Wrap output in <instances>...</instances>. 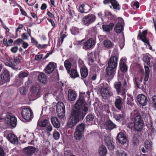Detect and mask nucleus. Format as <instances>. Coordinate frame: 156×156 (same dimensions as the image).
I'll return each mask as SVG.
<instances>
[{"label": "nucleus", "mask_w": 156, "mask_h": 156, "mask_svg": "<svg viewBox=\"0 0 156 156\" xmlns=\"http://www.w3.org/2000/svg\"><path fill=\"white\" fill-rule=\"evenodd\" d=\"M84 92L80 93L79 99L75 104L74 109L67 122L70 128H72L80 120H82L88 112L89 107L88 104H85L83 109L82 108V105L84 102Z\"/></svg>", "instance_id": "obj_1"}, {"label": "nucleus", "mask_w": 156, "mask_h": 156, "mask_svg": "<svg viewBox=\"0 0 156 156\" xmlns=\"http://www.w3.org/2000/svg\"><path fill=\"white\" fill-rule=\"evenodd\" d=\"M116 156H127L128 154L126 152L123 150H117L115 152Z\"/></svg>", "instance_id": "obj_41"}, {"label": "nucleus", "mask_w": 156, "mask_h": 156, "mask_svg": "<svg viewBox=\"0 0 156 156\" xmlns=\"http://www.w3.org/2000/svg\"><path fill=\"white\" fill-rule=\"evenodd\" d=\"M56 67V64L53 62H50L46 66L44 70L45 72L48 74H50L52 73L55 68Z\"/></svg>", "instance_id": "obj_16"}, {"label": "nucleus", "mask_w": 156, "mask_h": 156, "mask_svg": "<svg viewBox=\"0 0 156 156\" xmlns=\"http://www.w3.org/2000/svg\"><path fill=\"white\" fill-rule=\"evenodd\" d=\"M7 138L11 143L14 144L18 143L17 137L13 134L9 133L8 134Z\"/></svg>", "instance_id": "obj_19"}, {"label": "nucleus", "mask_w": 156, "mask_h": 156, "mask_svg": "<svg viewBox=\"0 0 156 156\" xmlns=\"http://www.w3.org/2000/svg\"><path fill=\"white\" fill-rule=\"evenodd\" d=\"M23 41L22 39L19 38L16 40L14 42L16 43H17V44H19L23 43Z\"/></svg>", "instance_id": "obj_57"}, {"label": "nucleus", "mask_w": 156, "mask_h": 156, "mask_svg": "<svg viewBox=\"0 0 156 156\" xmlns=\"http://www.w3.org/2000/svg\"><path fill=\"white\" fill-rule=\"evenodd\" d=\"M101 94L104 98H108L113 95V93L111 90L109 85L105 82L100 84L99 86Z\"/></svg>", "instance_id": "obj_2"}, {"label": "nucleus", "mask_w": 156, "mask_h": 156, "mask_svg": "<svg viewBox=\"0 0 156 156\" xmlns=\"http://www.w3.org/2000/svg\"><path fill=\"white\" fill-rule=\"evenodd\" d=\"M60 37L61 38V44H62L64 38L66 37V35L63 34V32H62L60 34Z\"/></svg>", "instance_id": "obj_48"}, {"label": "nucleus", "mask_w": 156, "mask_h": 156, "mask_svg": "<svg viewBox=\"0 0 156 156\" xmlns=\"http://www.w3.org/2000/svg\"><path fill=\"white\" fill-rule=\"evenodd\" d=\"M96 20V16L93 14H89L84 16L82 20L83 25L88 26L94 22Z\"/></svg>", "instance_id": "obj_6"}, {"label": "nucleus", "mask_w": 156, "mask_h": 156, "mask_svg": "<svg viewBox=\"0 0 156 156\" xmlns=\"http://www.w3.org/2000/svg\"><path fill=\"white\" fill-rule=\"evenodd\" d=\"M118 22L115 26V30L118 34L120 33L123 29L124 21L121 18H118L116 20Z\"/></svg>", "instance_id": "obj_9"}, {"label": "nucleus", "mask_w": 156, "mask_h": 156, "mask_svg": "<svg viewBox=\"0 0 156 156\" xmlns=\"http://www.w3.org/2000/svg\"><path fill=\"white\" fill-rule=\"evenodd\" d=\"M40 89V86L37 85L32 86L31 88V91L35 95H37L39 92Z\"/></svg>", "instance_id": "obj_33"}, {"label": "nucleus", "mask_w": 156, "mask_h": 156, "mask_svg": "<svg viewBox=\"0 0 156 156\" xmlns=\"http://www.w3.org/2000/svg\"><path fill=\"white\" fill-rule=\"evenodd\" d=\"M38 79L39 81L43 83H45L47 82V77L44 73H40L38 75Z\"/></svg>", "instance_id": "obj_28"}, {"label": "nucleus", "mask_w": 156, "mask_h": 156, "mask_svg": "<svg viewBox=\"0 0 156 156\" xmlns=\"http://www.w3.org/2000/svg\"><path fill=\"white\" fill-rule=\"evenodd\" d=\"M53 137L56 140L58 139L60 137V134L57 132H54L53 134Z\"/></svg>", "instance_id": "obj_46"}, {"label": "nucleus", "mask_w": 156, "mask_h": 156, "mask_svg": "<svg viewBox=\"0 0 156 156\" xmlns=\"http://www.w3.org/2000/svg\"><path fill=\"white\" fill-rule=\"evenodd\" d=\"M104 126L106 129L111 130L116 127V125L111 120H106L104 124Z\"/></svg>", "instance_id": "obj_18"}, {"label": "nucleus", "mask_w": 156, "mask_h": 156, "mask_svg": "<svg viewBox=\"0 0 156 156\" xmlns=\"http://www.w3.org/2000/svg\"><path fill=\"white\" fill-rule=\"evenodd\" d=\"M125 116V113L122 112V114L115 115L114 117L116 120L119 121L124 120Z\"/></svg>", "instance_id": "obj_32"}, {"label": "nucleus", "mask_w": 156, "mask_h": 156, "mask_svg": "<svg viewBox=\"0 0 156 156\" xmlns=\"http://www.w3.org/2000/svg\"><path fill=\"white\" fill-rule=\"evenodd\" d=\"M21 115L23 118L27 120H30L33 117V113L31 109L27 108L22 109Z\"/></svg>", "instance_id": "obj_7"}, {"label": "nucleus", "mask_w": 156, "mask_h": 156, "mask_svg": "<svg viewBox=\"0 0 156 156\" xmlns=\"http://www.w3.org/2000/svg\"><path fill=\"white\" fill-rule=\"evenodd\" d=\"M147 34V31L146 30L143 31L142 33H141L140 32V31H139L138 36L142 41L148 45L149 48L150 50H151L152 49V47L150 45L149 41L146 38V36Z\"/></svg>", "instance_id": "obj_13"}, {"label": "nucleus", "mask_w": 156, "mask_h": 156, "mask_svg": "<svg viewBox=\"0 0 156 156\" xmlns=\"http://www.w3.org/2000/svg\"><path fill=\"white\" fill-rule=\"evenodd\" d=\"M144 126V122L141 117H137L136 119H134V123H129L128 126L130 128L134 127L135 129L139 131L142 129Z\"/></svg>", "instance_id": "obj_3"}, {"label": "nucleus", "mask_w": 156, "mask_h": 156, "mask_svg": "<svg viewBox=\"0 0 156 156\" xmlns=\"http://www.w3.org/2000/svg\"><path fill=\"white\" fill-rule=\"evenodd\" d=\"M137 100L139 103L142 106H145L148 101L147 97L143 94H139L137 96Z\"/></svg>", "instance_id": "obj_15"}, {"label": "nucleus", "mask_w": 156, "mask_h": 156, "mask_svg": "<svg viewBox=\"0 0 156 156\" xmlns=\"http://www.w3.org/2000/svg\"><path fill=\"white\" fill-rule=\"evenodd\" d=\"M64 65L68 73H69L70 71L71 66L72 65L71 63L69 60H66L64 62Z\"/></svg>", "instance_id": "obj_39"}, {"label": "nucleus", "mask_w": 156, "mask_h": 156, "mask_svg": "<svg viewBox=\"0 0 156 156\" xmlns=\"http://www.w3.org/2000/svg\"><path fill=\"white\" fill-rule=\"evenodd\" d=\"M142 78H140L138 77H135L133 81L134 84L137 88L140 89H143L144 88V85L140 84V83L142 82Z\"/></svg>", "instance_id": "obj_22"}, {"label": "nucleus", "mask_w": 156, "mask_h": 156, "mask_svg": "<svg viewBox=\"0 0 156 156\" xmlns=\"http://www.w3.org/2000/svg\"><path fill=\"white\" fill-rule=\"evenodd\" d=\"M51 121L53 126L55 128H59L60 124L58 119L55 117H52L51 118Z\"/></svg>", "instance_id": "obj_30"}, {"label": "nucleus", "mask_w": 156, "mask_h": 156, "mask_svg": "<svg viewBox=\"0 0 156 156\" xmlns=\"http://www.w3.org/2000/svg\"><path fill=\"white\" fill-rule=\"evenodd\" d=\"M99 153L101 156H105L107 153V150L103 145H101L99 148Z\"/></svg>", "instance_id": "obj_31"}, {"label": "nucleus", "mask_w": 156, "mask_h": 156, "mask_svg": "<svg viewBox=\"0 0 156 156\" xmlns=\"http://www.w3.org/2000/svg\"><path fill=\"white\" fill-rule=\"evenodd\" d=\"M56 112L58 117L62 119L65 115V107L63 103L59 102L56 105Z\"/></svg>", "instance_id": "obj_5"}, {"label": "nucleus", "mask_w": 156, "mask_h": 156, "mask_svg": "<svg viewBox=\"0 0 156 156\" xmlns=\"http://www.w3.org/2000/svg\"><path fill=\"white\" fill-rule=\"evenodd\" d=\"M115 88L116 89L117 94L120 95L123 97V99H125L126 97V90L125 88L121 87V83L120 82L118 81L115 82L114 84Z\"/></svg>", "instance_id": "obj_4"}, {"label": "nucleus", "mask_w": 156, "mask_h": 156, "mask_svg": "<svg viewBox=\"0 0 156 156\" xmlns=\"http://www.w3.org/2000/svg\"><path fill=\"white\" fill-rule=\"evenodd\" d=\"M95 117V116L92 114H89L86 116V119L87 122L92 121Z\"/></svg>", "instance_id": "obj_43"}, {"label": "nucleus", "mask_w": 156, "mask_h": 156, "mask_svg": "<svg viewBox=\"0 0 156 156\" xmlns=\"http://www.w3.org/2000/svg\"><path fill=\"white\" fill-rule=\"evenodd\" d=\"M83 133L75 130L74 133V137L77 140H80L81 139Z\"/></svg>", "instance_id": "obj_37"}, {"label": "nucleus", "mask_w": 156, "mask_h": 156, "mask_svg": "<svg viewBox=\"0 0 156 156\" xmlns=\"http://www.w3.org/2000/svg\"><path fill=\"white\" fill-rule=\"evenodd\" d=\"M111 5L110 6L111 8L113 9L116 10L120 9V5L118 2L116 0H112L111 1Z\"/></svg>", "instance_id": "obj_29"}, {"label": "nucleus", "mask_w": 156, "mask_h": 156, "mask_svg": "<svg viewBox=\"0 0 156 156\" xmlns=\"http://www.w3.org/2000/svg\"><path fill=\"white\" fill-rule=\"evenodd\" d=\"M126 59L123 57L121 58L120 61L119 65H126Z\"/></svg>", "instance_id": "obj_47"}, {"label": "nucleus", "mask_w": 156, "mask_h": 156, "mask_svg": "<svg viewBox=\"0 0 156 156\" xmlns=\"http://www.w3.org/2000/svg\"><path fill=\"white\" fill-rule=\"evenodd\" d=\"M118 59L115 56L111 57L108 63V66L112 68H116L117 65Z\"/></svg>", "instance_id": "obj_17"}, {"label": "nucleus", "mask_w": 156, "mask_h": 156, "mask_svg": "<svg viewBox=\"0 0 156 156\" xmlns=\"http://www.w3.org/2000/svg\"><path fill=\"white\" fill-rule=\"evenodd\" d=\"M117 138L118 142L122 144H124L128 141L127 138L122 132H120L118 134Z\"/></svg>", "instance_id": "obj_14"}, {"label": "nucleus", "mask_w": 156, "mask_h": 156, "mask_svg": "<svg viewBox=\"0 0 156 156\" xmlns=\"http://www.w3.org/2000/svg\"><path fill=\"white\" fill-rule=\"evenodd\" d=\"M105 14L106 16H112L114 18H115L116 17V16L115 15H112L111 13L110 12L108 11H105Z\"/></svg>", "instance_id": "obj_54"}, {"label": "nucleus", "mask_w": 156, "mask_h": 156, "mask_svg": "<svg viewBox=\"0 0 156 156\" xmlns=\"http://www.w3.org/2000/svg\"><path fill=\"white\" fill-rule=\"evenodd\" d=\"M47 46V44H37V47L38 48H44L45 47Z\"/></svg>", "instance_id": "obj_61"}, {"label": "nucleus", "mask_w": 156, "mask_h": 156, "mask_svg": "<svg viewBox=\"0 0 156 156\" xmlns=\"http://www.w3.org/2000/svg\"><path fill=\"white\" fill-rule=\"evenodd\" d=\"M144 147L150 150L152 147V143L150 140H146L144 142Z\"/></svg>", "instance_id": "obj_38"}, {"label": "nucleus", "mask_w": 156, "mask_h": 156, "mask_svg": "<svg viewBox=\"0 0 156 156\" xmlns=\"http://www.w3.org/2000/svg\"><path fill=\"white\" fill-rule=\"evenodd\" d=\"M26 92V88L25 87H21L20 88V92L22 94H25Z\"/></svg>", "instance_id": "obj_53"}, {"label": "nucleus", "mask_w": 156, "mask_h": 156, "mask_svg": "<svg viewBox=\"0 0 156 156\" xmlns=\"http://www.w3.org/2000/svg\"><path fill=\"white\" fill-rule=\"evenodd\" d=\"M3 43L6 46H9L11 45L10 44H9L8 43V41L7 40V39L5 38H4L3 39Z\"/></svg>", "instance_id": "obj_62"}, {"label": "nucleus", "mask_w": 156, "mask_h": 156, "mask_svg": "<svg viewBox=\"0 0 156 156\" xmlns=\"http://www.w3.org/2000/svg\"><path fill=\"white\" fill-rule=\"evenodd\" d=\"M120 69L121 71L123 72H125L127 70V67L126 65H120Z\"/></svg>", "instance_id": "obj_45"}, {"label": "nucleus", "mask_w": 156, "mask_h": 156, "mask_svg": "<svg viewBox=\"0 0 156 156\" xmlns=\"http://www.w3.org/2000/svg\"><path fill=\"white\" fill-rule=\"evenodd\" d=\"M80 71L81 76L82 77L85 78L87 76L88 71L85 67H82L80 69Z\"/></svg>", "instance_id": "obj_36"}, {"label": "nucleus", "mask_w": 156, "mask_h": 156, "mask_svg": "<svg viewBox=\"0 0 156 156\" xmlns=\"http://www.w3.org/2000/svg\"><path fill=\"white\" fill-rule=\"evenodd\" d=\"M114 26V24L113 23H110L109 25H103L102 27L104 31L106 33H109L111 31Z\"/></svg>", "instance_id": "obj_25"}, {"label": "nucleus", "mask_w": 156, "mask_h": 156, "mask_svg": "<svg viewBox=\"0 0 156 156\" xmlns=\"http://www.w3.org/2000/svg\"><path fill=\"white\" fill-rule=\"evenodd\" d=\"M152 103L154 107L156 109V96H154L152 97Z\"/></svg>", "instance_id": "obj_50"}, {"label": "nucleus", "mask_w": 156, "mask_h": 156, "mask_svg": "<svg viewBox=\"0 0 156 156\" xmlns=\"http://www.w3.org/2000/svg\"><path fill=\"white\" fill-rule=\"evenodd\" d=\"M105 144L108 147L109 149L110 150H113L114 146L112 144L110 138L108 136H106L105 138Z\"/></svg>", "instance_id": "obj_24"}, {"label": "nucleus", "mask_w": 156, "mask_h": 156, "mask_svg": "<svg viewBox=\"0 0 156 156\" xmlns=\"http://www.w3.org/2000/svg\"><path fill=\"white\" fill-rule=\"evenodd\" d=\"M70 75L71 77L73 78L78 77L79 76V75L78 74L76 70L75 69H72L71 70Z\"/></svg>", "instance_id": "obj_40"}, {"label": "nucleus", "mask_w": 156, "mask_h": 156, "mask_svg": "<svg viewBox=\"0 0 156 156\" xmlns=\"http://www.w3.org/2000/svg\"><path fill=\"white\" fill-rule=\"evenodd\" d=\"M47 126L46 130L49 132L51 131L52 130V127L51 126L49 123V124Z\"/></svg>", "instance_id": "obj_60"}, {"label": "nucleus", "mask_w": 156, "mask_h": 156, "mask_svg": "<svg viewBox=\"0 0 156 156\" xmlns=\"http://www.w3.org/2000/svg\"><path fill=\"white\" fill-rule=\"evenodd\" d=\"M133 97H131L130 98L128 99L127 101V103L129 105H131L132 102L133 101Z\"/></svg>", "instance_id": "obj_58"}, {"label": "nucleus", "mask_w": 156, "mask_h": 156, "mask_svg": "<svg viewBox=\"0 0 156 156\" xmlns=\"http://www.w3.org/2000/svg\"><path fill=\"white\" fill-rule=\"evenodd\" d=\"M27 73L25 72L21 73L19 75V77L21 78L27 77Z\"/></svg>", "instance_id": "obj_49"}, {"label": "nucleus", "mask_w": 156, "mask_h": 156, "mask_svg": "<svg viewBox=\"0 0 156 156\" xmlns=\"http://www.w3.org/2000/svg\"><path fill=\"white\" fill-rule=\"evenodd\" d=\"M125 99H123V97L122 98L120 96H117L115 98L114 104L116 108L119 110L121 111L123 108L124 101Z\"/></svg>", "instance_id": "obj_10"}, {"label": "nucleus", "mask_w": 156, "mask_h": 156, "mask_svg": "<svg viewBox=\"0 0 156 156\" xmlns=\"http://www.w3.org/2000/svg\"><path fill=\"white\" fill-rule=\"evenodd\" d=\"M21 37L22 39L23 40L28 39V37L27 36V34L26 33L23 34L21 35Z\"/></svg>", "instance_id": "obj_63"}, {"label": "nucleus", "mask_w": 156, "mask_h": 156, "mask_svg": "<svg viewBox=\"0 0 156 156\" xmlns=\"http://www.w3.org/2000/svg\"><path fill=\"white\" fill-rule=\"evenodd\" d=\"M49 121L47 119H44L43 120L38 121V124L40 126L42 127H45L49 124Z\"/></svg>", "instance_id": "obj_35"}, {"label": "nucleus", "mask_w": 156, "mask_h": 156, "mask_svg": "<svg viewBox=\"0 0 156 156\" xmlns=\"http://www.w3.org/2000/svg\"><path fill=\"white\" fill-rule=\"evenodd\" d=\"M85 128V123H82L77 126L76 130L83 133Z\"/></svg>", "instance_id": "obj_34"}, {"label": "nucleus", "mask_w": 156, "mask_h": 156, "mask_svg": "<svg viewBox=\"0 0 156 156\" xmlns=\"http://www.w3.org/2000/svg\"><path fill=\"white\" fill-rule=\"evenodd\" d=\"M145 74H149L150 70L149 69L148 66H144Z\"/></svg>", "instance_id": "obj_59"}, {"label": "nucleus", "mask_w": 156, "mask_h": 156, "mask_svg": "<svg viewBox=\"0 0 156 156\" xmlns=\"http://www.w3.org/2000/svg\"><path fill=\"white\" fill-rule=\"evenodd\" d=\"M43 56V55L42 54L36 55L35 56V59L36 60H39L42 58Z\"/></svg>", "instance_id": "obj_52"}, {"label": "nucleus", "mask_w": 156, "mask_h": 156, "mask_svg": "<svg viewBox=\"0 0 156 156\" xmlns=\"http://www.w3.org/2000/svg\"><path fill=\"white\" fill-rule=\"evenodd\" d=\"M76 96V92L72 89H69L68 91V99L71 101L75 100Z\"/></svg>", "instance_id": "obj_20"}, {"label": "nucleus", "mask_w": 156, "mask_h": 156, "mask_svg": "<svg viewBox=\"0 0 156 156\" xmlns=\"http://www.w3.org/2000/svg\"><path fill=\"white\" fill-rule=\"evenodd\" d=\"M143 59L147 65H149L150 64V60L151 59L148 56L146 55L144 56Z\"/></svg>", "instance_id": "obj_44"}, {"label": "nucleus", "mask_w": 156, "mask_h": 156, "mask_svg": "<svg viewBox=\"0 0 156 156\" xmlns=\"http://www.w3.org/2000/svg\"><path fill=\"white\" fill-rule=\"evenodd\" d=\"M133 144L136 145H137L138 144V139L136 136H134L133 137Z\"/></svg>", "instance_id": "obj_51"}, {"label": "nucleus", "mask_w": 156, "mask_h": 156, "mask_svg": "<svg viewBox=\"0 0 156 156\" xmlns=\"http://www.w3.org/2000/svg\"><path fill=\"white\" fill-rule=\"evenodd\" d=\"M18 50V47L17 46H15L12 48L11 49V51L14 53H16Z\"/></svg>", "instance_id": "obj_55"}, {"label": "nucleus", "mask_w": 156, "mask_h": 156, "mask_svg": "<svg viewBox=\"0 0 156 156\" xmlns=\"http://www.w3.org/2000/svg\"><path fill=\"white\" fill-rule=\"evenodd\" d=\"M35 148L32 146H29L24 149L23 151L27 155H30L35 152Z\"/></svg>", "instance_id": "obj_21"}, {"label": "nucleus", "mask_w": 156, "mask_h": 156, "mask_svg": "<svg viewBox=\"0 0 156 156\" xmlns=\"http://www.w3.org/2000/svg\"><path fill=\"white\" fill-rule=\"evenodd\" d=\"M103 45L105 48L110 49L113 48L114 44L110 40L106 39L103 41Z\"/></svg>", "instance_id": "obj_27"}, {"label": "nucleus", "mask_w": 156, "mask_h": 156, "mask_svg": "<svg viewBox=\"0 0 156 156\" xmlns=\"http://www.w3.org/2000/svg\"><path fill=\"white\" fill-rule=\"evenodd\" d=\"M5 121L8 124H10L13 127H15L16 125L17 119L16 118L10 114L6 115Z\"/></svg>", "instance_id": "obj_12"}, {"label": "nucleus", "mask_w": 156, "mask_h": 156, "mask_svg": "<svg viewBox=\"0 0 156 156\" xmlns=\"http://www.w3.org/2000/svg\"><path fill=\"white\" fill-rule=\"evenodd\" d=\"M79 9L81 13H87L90 10V7L87 5H82L80 6Z\"/></svg>", "instance_id": "obj_26"}, {"label": "nucleus", "mask_w": 156, "mask_h": 156, "mask_svg": "<svg viewBox=\"0 0 156 156\" xmlns=\"http://www.w3.org/2000/svg\"><path fill=\"white\" fill-rule=\"evenodd\" d=\"M10 80L9 73L7 70H5L0 75V85H2L6 82H9Z\"/></svg>", "instance_id": "obj_8"}, {"label": "nucleus", "mask_w": 156, "mask_h": 156, "mask_svg": "<svg viewBox=\"0 0 156 156\" xmlns=\"http://www.w3.org/2000/svg\"><path fill=\"white\" fill-rule=\"evenodd\" d=\"M14 62L18 64L20 62V60L19 58L15 56H13Z\"/></svg>", "instance_id": "obj_56"}, {"label": "nucleus", "mask_w": 156, "mask_h": 156, "mask_svg": "<svg viewBox=\"0 0 156 156\" xmlns=\"http://www.w3.org/2000/svg\"><path fill=\"white\" fill-rule=\"evenodd\" d=\"M95 42L93 38H90L83 43V48L86 50L92 49L95 45Z\"/></svg>", "instance_id": "obj_11"}, {"label": "nucleus", "mask_w": 156, "mask_h": 156, "mask_svg": "<svg viewBox=\"0 0 156 156\" xmlns=\"http://www.w3.org/2000/svg\"><path fill=\"white\" fill-rule=\"evenodd\" d=\"M137 117H140L139 115L138 111L136 110H134L131 113V116L130 117L132 119H136Z\"/></svg>", "instance_id": "obj_42"}, {"label": "nucleus", "mask_w": 156, "mask_h": 156, "mask_svg": "<svg viewBox=\"0 0 156 156\" xmlns=\"http://www.w3.org/2000/svg\"><path fill=\"white\" fill-rule=\"evenodd\" d=\"M115 68H112L109 67H107L106 68V74L110 78L113 77L115 73Z\"/></svg>", "instance_id": "obj_23"}, {"label": "nucleus", "mask_w": 156, "mask_h": 156, "mask_svg": "<svg viewBox=\"0 0 156 156\" xmlns=\"http://www.w3.org/2000/svg\"><path fill=\"white\" fill-rule=\"evenodd\" d=\"M122 83L123 84V87L124 88H125V87L127 86V82L126 80L124 79H122Z\"/></svg>", "instance_id": "obj_64"}]
</instances>
